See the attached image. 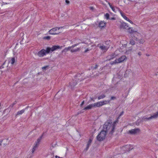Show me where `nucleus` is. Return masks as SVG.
<instances>
[{
  "mask_svg": "<svg viewBox=\"0 0 158 158\" xmlns=\"http://www.w3.org/2000/svg\"><path fill=\"white\" fill-rule=\"evenodd\" d=\"M106 22L104 21H101L99 23L98 26L99 27L102 29L106 27Z\"/></svg>",
  "mask_w": 158,
  "mask_h": 158,
  "instance_id": "obj_11",
  "label": "nucleus"
},
{
  "mask_svg": "<svg viewBox=\"0 0 158 158\" xmlns=\"http://www.w3.org/2000/svg\"><path fill=\"white\" fill-rule=\"evenodd\" d=\"M127 71H126L125 72V73H127Z\"/></svg>",
  "mask_w": 158,
  "mask_h": 158,
  "instance_id": "obj_54",
  "label": "nucleus"
},
{
  "mask_svg": "<svg viewBox=\"0 0 158 158\" xmlns=\"http://www.w3.org/2000/svg\"><path fill=\"white\" fill-rule=\"evenodd\" d=\"M39 143H38L37 142H36L35 143L34 145L33 146V147L32 148V153H33L35 151L36 148L38 147L39 144Z\"/></svg>",
  "mask_w": 158,
  "mask_h": 158,
  "instance_id": "obj_17",
  "label": "nucleus"
},
{
  "mask_svg": "<svg viewBox=\"0 0 158 158\" xmlns=\"http://www.w3.org/2000/svg\"><path fill=\"white\" fill-rule=\"evenodd\" d=\"M91 104L92 105V108L97 107V105L96 103H94L92 104Z\"/></svg>",
  "mask_w": 158,
  "mask_h": 158,
  "instance_id": "obj_32",
  "label": "nucleus"
},
{
  "mask_svg": "<svg viewBox=\"0 0 158 158\" xmlns=\"http://www.w3.org/2000/svg\"><path fill=\"white\" fill-rule=\"evenodd\" d=\"M126 59V57L125 56L123 55L121 57L118 59H117L118 63H120L123 62L124 60Z\"/></svg>",
  "mask_w": 158,
  "mask_h": 158,
  "instance_id": "obj_14",
  "label": "nucleus"
},
{
  "mask_svg": "<svg viewBox=\"0 0 158 158\" xmlns=\"http://www.w3.org/2000/svg\"><path fill=\"white\" fill-rule=\"evenodd\" d=\"M60 27H56L53 28L52 29L50 30L49 31V33L50 34L55 35L58 34L60 32H56V31L58 29L59 30Z\"/></svg>",
  "mask_w": 158,
  "mask_h": 158,
  "instance_id": "obj_6",
  "label": "nucleus"
},
{
  "mask_svg": "<svg viewBox=\"0 0 158 158\" xmlns=\"http://www.w3.org/2000/svg\"><path fill=\"white\" fill-rule=\"evenodd\" d=\"M89 51V49L88 48H87L85 51H84V53H85Z\"/></svg>",
  "mask_w": 158,
  "mask_h": 158,
  "instance_id": "obj_37",
  "label": "nucleus"
},
{
  "mask_svg": "<svg viewBox=\"0 0 158 158\" xmlns=\"http://www.w3.org/2000/svg\"><path fill=\"white\" fill-rule=\"evenodd\" d=\"M110 15H109V14H108V13H106L105 15V18L107 19H110Z\"/></svg>",
  "mask_w": 158,
  "mask_h": 158,
  "instance_id": "obj_28",
  "label": "nucleus"
},
{
  "mask_svg": "<svg viewBox=\"0 0 158 158\" xmlns=\"http://www.w3.org/2000/svg\"><path fill=\"white\" fill-rule=\"evenodd\" d=\"M60 48V46L53 45L51 48L49 47H47L46 50L44 49H42L37 53V54L40 57H43L46 55V54H48L50 52H52Z\"/></svg>",
  "mask_w": 158,
  "mask_h": 158,
  "instance_id": "obj_1",
  "label": "nucleus"
},
{
  "mask_svg": "<svg viewBox=\"0 0 158 158\" xmlns=\"http://www.w3.org/2000/svg\"><path fill=\"white\" fill-rule=\"evenodd\" d=\"M123 113H124V111H122V112H121V113H120V114H119V117L121 116L122 115H123Z\"/></svg>",
  "mask_w": 158,
  "mask_h": 158,
  "instance_id": "obj_40",
  "label": "nucleus"
},
{
  "mask_svg": "<svg viewBox=\"0 0 158 158\" xmlns=\"http://www.w3.org/2000/svg\"><path fill=\"white\" fill-rule=\"evenodd\" d=\"M3 68V65H2L0 67V69H2V68Z\"/></svg>",
  "mask_w": 158,
  "mask_h": 158,
  "instance_id": "obj_49",
  "label": "nucleus"
},
{
  "mask_svg": "<svg viewBox=\"0 0 158 158\" xmlns=\"http://www.w3.org/2000/svg\"><path fill=\"white\" fill-rule=\"evenodd\" d=\"M58 158H62V157H58Z\"/></svg>",
  "mask_w": 158,
  "mask_h": 158,
  "instance_id": "obj_55",
  "label": "nucleus"
},
{
  "mask_svg": "<svg viewBox=\"0 0 158 158\" xmlns=\"http://www.w3.org/2000/svg\"><path fill=\"white\" fill-rule=\"evenodd\" d=\"M15 158H17V157H15Z\"/></svg>",
  "mask_w": 158,
  "mask_h": 158,
  "instance_id": "obj_56",
  "label": "nucleus"
},
{
  "mask_svg": "<svg viewBox=\"0 0 158 158\" xmlns=\"http://www.w3.org/2000/svg\"><path fill=\"white\" fill-rule=\"evenodd\" d=\"M71 49L70 47H69L68 48H65L62 51V52H66L67 51H69V50H70L71 51Z\"/></svg>",
  "mask_w": 158,
  "mask_h": 158,
  "instance_id": "obj_21",
  "label": "nucleus"
},
{
  "mask_svg": "<svg viewBox=\"0 0 158 158\" xmlns=\"http://www.w3.org/2000/svg\"><path fill=\"white\" fill-rule=\"evenodd\" d=\"M83 75V73H77L74 77V79L77 80V79L78 80H80V81H81V80H84V78H83L82 77L81 78H80V77L82 76Z\"/></svg>",
  "mask_w": 158,
  "mask_h": 158,
  "instance_id": "obj_9",
  "label": "nucleus"
},
{
  "mask_svg": "<svg viewBox=\"0 0 158 158\" xmlns=\"http://www.w3.org/2000/svg\"><path fill=\"white\" fill-rule=\"evenodd\" d=\"M98 65L96 64L95 65V66L94 67V69H96L98 68Z\"/></svg>",
  "mask_w": 158,
  "mask_h": 158,
  "instance_id": "obj_39",
  "label": "nucleus"
},
{
  "mask_svg": "<svg viewBox=\"0 0 158 158\" xmlns=\"http://www.w3.org/2000/svg\"><path fill=\"white\" fill-rule=\"evenodd\" d=\"M105 97L106 95L105 94H102L98 97V100H100V99L104 98Z\"/></svg>",
  "mask_w": 158,
  "mask_h": 158,
  "instance_id": "obj_25",
  "label": "nucleus"
},
{
  "mask_svg": "<svg viewBox=\"0 0 158 158\" xmlns=\"http://www.w3.org/2000/svg\"><path fill=\"white\" fill-rule=\"evenodd\" d=\"M117 63H118V61L117 59L115 60L114 61H113L111 64H115Z\"/></svg>",
  "mask_w": 158,
  "mask_h": 158,
  "instance_id": "obj_30",
  "label": "nucleus"
},
{
  "mask_svg": "<svg viewBox=\"0 0 158 158\" xmlns=\"http://www.w3.org/2000/svg\"><path fill=\"white\" fill-rule=\"evenodd\" d=\"M65 2L67 4H68L70 2L68 0H66Z\"/></svg>",
  "mask_w": 158,
  "mask_h": 158,
  "instance_id": "obj_41",
  "label": "nucleus"
},
{
  "mask_svg": "<svg viewBox=\"0 0 158 158\" xmlns=\"http://www.w3.org/2000/svg\"><path fill=\"white\" fill-rule=\"evenodd\" d=\"M130 43L132 45H134L135 44V42L133 40L131 39L130 41Z\"/></svg>",
  "mask_w": 158,
  "mask_h": 158,
  "instance_id": "obj_29",
  "label": "nucleus"
},
{
  "mask_svg": "<svg viewBox=\"0 0 158 158\" xmlns=\"http://www.w3.org/2000/svg\"><path fill=\"white\" fill-rule=\"evenodd\" d=\"M77 81L76 79H73L70 82H69V86L72 89L77 84Z\"/></svg>",
  "mask_w": 158,
  "mask_h": 158,
  "instance_id": "obj_7",
  "label": "nucleus"
},
{
  "mask_svg": "<svg viewBox=\"0 0 158 158\" xmlns=\"http://www.w3.org/2000/svg\"><path fill=\"white\" fill-rule=\"evenodd\" d=\"M24 112V110H22L20 111H19L17 114V115H20L23 113Z\"/></svg>",
  "mask_w": 158,
  "mask_h": 158,
  "instance_id": "obj_26",
  "label": "nucleus"
},
{
  "mask_svg": "<svg viewBox=\"0 0 158 158\" xmlns=\"http://www.w3.org/2000/svg\"><path fill=\"white\" fill-rule=\"evenodd\" d=\"M6 62V61H5V62H4L3 63V64H2V65H3H3H4V64H5V63Z\"/></svg>",
  "mask_w": 158,
  "mask_h": 158,
  "instance_id": "obj_52",
  "label": "nucleus"
},
{
  "mask_svg": "<svg viewBox=\"0 0 158 158\" xmlns=\"http://www.w3.org/2000/svg\"><path fill=\"white\" fill-rule=\"evenodd\" d=\"M120 14L123 17L125 20H129V19L125 15V14L122 11H120Z\"/></svg>",
  "mask_w": 158,
  "mask_h": 158,
  "instance_id": "obj_20",
  "label": "nucleus"
},
{
  "mask_svg": "<svg viewBox=\"0 0 158 158\" xmlns=\"http://www.w3.org/2000/svg\"><path fill=\"white\" fill-rule=\"evenodd\" d=\"M89 8L90 10L92 11L94 10V8L93 7H89Z\"/></svg>",
  "mask_w": 158,
  "mask_h": 158,
  "instance_id": "obj_38",
  "label": "nucleus"
},
{
  "mask_svg": "<svg viewBox=\"0 0 158 158\" xmlns=\"http://www.w3.org/2000/svg\"><path fill=\"white\" fill-rule=\"evenodd\" d=\"M44 133H43L42 135L37 139L36 142H37L38 143H39L40 142L43 136H44Z\"/></svg>",
  "mask_w": 158,
  "mask_h": 158,
  "instance_id": "obj_22",
  "label": "nucleus"
},
{
  "mask_svg": "<svg viewBox=\"0 0 158 158\" xmlns=\"http://www.w3.org/2000/svg\"><path fill=\"white\" fill-rule=\"evenodd\" d=\"M138 54L139 56H140L141 55V53L140 52H139L138 53Z\"/></svg>",
  "mask_w": 158,
  "mask_h": 158,
  "instance_id": "obj_46",
  "label": "nucleus"
},
{
  "mask_svg": "<svg viewBox=\"0 0 158 158\" xmlns=\"http://www.w3.org/2000/svg\"><path fill=\"white\" fill-rule=\"evenodd\" d=\"M127 21H129L130 23H132V24H133V22H132V21H131V20H130L129 19V20H127Z\"/></svg>",
  "mask_w": 158,
  "mask_h": 158,
  "instance_id": "obj_44",
  "label": "nucleus"
},
{
  "mask_svg": "<svg viewBox=\"0 0 158 158\" xmlns=\"http://www.w3.org/2000/svg\"><path fill=\"white\" fill-rule=\"evenodd\" d=\"M51 38V37L49 36H45L44 37V39L47 40H49Z\"/></svg>",
  "mask_w": 158,
  "mask_h": 158,
  "instance_id": "obj_31",
  "label": "nucleus"
},
{
  "mask_svg": "<svg viewBox=\"0 0 158 158\" xmlns=\"http://www.w3.org/2000/svg\"><path fill=\"white\" fill-rule=\"evenodd\" d=\"M58 157L57 156H55V157L56 158H57V157L58 158Z\"/></svg>",
  "mask_w": 158,
  "mask_h": 158,
  "instance_id": "obj_53",
  "label": "nucleus"
},
{
  "mask_svg": "<svg viewBox=\"0 0 158 158\" xmlns=\"http://www.w3.org/2000/svg\"><path fill=\"white\" fill-rule=\"evenodd\" d=\"M77 45V44H76L73 45L72 46H70V47L72 49V48H74Z\"/></svg>",
  "mask_w": 158,
  "mask_h": 158,
  "instance_id": "obj_35",
  "label": "nucleus"
},
{
  "mask_svg": "<svg viewBox=\"0 0 158 158\" xmlns=\"http://www.w3.org/2000/svg\"><path fill=\"white\" fill-rule=\"evenodd\" d=\"M16 101H15L13 104V105L14 106L15 104H16Z\"/></svg>",
  "mask_w": 158,
  "mask_h": 158,
  "instance_id": "obj_51",
  "label": "nucleus"
},
{
  "mask_svg": "<svg viewBox=\"0 0 158 158\" xmlns=\"http://www.w3.org/2000/svg\"><path fill=\"white\" fill-rule=\"evenodd\" d=\"M91 98V99L92 101H93V102H94V99L93 98Z\"/></svg>",
  "mask_w": 158,
  "mask_h": 158,
  "instance_id": "obj_47",
  "label": "nucleus"
},
{
  "mask_svg": "<svg viewBox=\"0 0 158 158\" xmlns=\"http://www.w3.org/2000/svg\"><path fill=\"white\" fill-rule=\"evenodd\" d=\"M106 134V131L102 130L97 137V140L99 141H103L105 139Z\"/></svg>",
  "mask_w": 158,
  "mask_h": 158,
  "instance_id": "obj_3",
  "label": "nucleus"
},
{
  "mask_svg": "<svg viewBox=\"0 0 158 158\" xmlns=\"http://www.w3.org/2000/svg\"><path fill=\"white\" fill-rule=\"evenodd\" d=\"M80 50V48H77V49H71V52H75L78 51H79Z\"/></svg>",
  "mask_w": 158,
  "mask_h": 158,
  "instance_id": "obj_24",
  "label": "nucleus"
},
{
  "mask_svg": "<svg viewBox=\"0 0 158 158\" xmlns=\"http://www.w3.org/2000/svg\"><path fill=\"white\" fill-rule=\"evenodd\" d=\"M109 19L111 20H114L115 19V18L114 17H112L110 19V18Z\"/></svg>",
  "mask_w": 158,
  "mask_h": 158,
  "instance_id": "obj_42",
  "label": "nucleus"
},
{
  "mask_svg": "<svg viewBox=\"0 0 158 158\" xmlns=\"http://www.w3.org/2000/svg\"><path fill=\"white\" fill-rule=\"evenodd\" d=\"M139 128L133 129L129 131V133L131 134H135L139 131Z\"/></svg>",
  "mask_w": 158,
  "mask_h": 158,
  "instance_id": "obj_12",
  "label": "nucleus"
},
{
  "mask_svg": "<svg viewBox=\"0 0 158 158\" xmlns=\"http://www.w3.org/2000/svg\"><path fill=\"white\" fill-rule=\"evenodd\" d=\"M117 55L115 53H113L111 54L108 55L106 57L107 59L109 60L113 59Z\"/></svg>",
  "mask_w": 158,
  "mask_h": 158,
  "instance_id": "obj_10",
  "label": "nucleus"
},
{
  "mask_svg": "<svg viewBox=\"0 0 158 158\" xmlns=\"http://www.w3.org/2000/svg\"><path fill=\"white\" fill-rule=\"evenodd\" d=\"M116 97H114V96H112L111 97V98H110V100H115L116 99Z\"/></svg>",
  "mask_w": 158,
  "mask_h": 158,
  "instance_id": "obj_34",
  "label": "nucleus"
},
{
  "mask_svg": "<svg viewBox=\"0 0 158 158\" xmlns=\"http://www.w3.org/2000/svg\"><path fill=\"white\" fill-rule=\"evenodd\" d=\"M123 148H125L123 149L124 150L125 149V150L127 151H129L133 148H131L130 146L128 145H126L123 146Z\"/></svg>",
  "mask_w": 158,
  "mask_h": 158,
  "instance_id": "obj_15",
  "label": "nucleus"
},
{
  "mask_svg": "<svg viewBox=\"0 0 158 158\" xmlns=\"http://www.w3.org/2000/svg\"><path fill=\"white\" fill-rule=\"evenodd\" d=\"M109 101H103L102 102H96L97 105V107H100L106 104L107 102H109Z\"/></svg>",
  "mask_w": 158,
  "mask_h": 158,
  "instance_id": "obj_8",
  "label": "nucleus"
},
{
  "mask_svg": "<svg viewBox=\"0 0 158 158\" xmlns=\"http://www.w3.org/2000/svg\"><path fill=\"white\" fill-rule=\"evenodd\" d=\"M110 43L109 41H105L104 44L105 45H109Z\"/></svg>",
  "mask_w": 158,
  "mask_h": 158,
  "instance_id": "obj_33",
  "label": "nucleus"
},
{
  "mask_svg": "<svg viewBox=\"0 0 158 158\" xmlns=\"http://www.w3.org/2000/svg\"><path fill=\"white\" fill-rule=\"evenodd\" d=\"M92 141V139H89V140L88 141V143L87 144L86 147L85 149V150L87 151L88 150L89 146L91 144Z\"/></svg>",
  "mask_w": 158,
  "mask_h": 158,
  "instance_id": "obj_16",
  "label": "nucleus"
},
{
  "mask_svg": "<svg viewBox=\"0 0 158 158\" xmlns=\"http://www.w3.org/2000/svg\"><path fill=\"white\" fill-rule=\"evenodd\" d=\"M109 5H110V8H112V6H113L111 5L110 4V3H109Z\"/></svg>",
  "mask_w": 158,
  "mask_h": 158,
  "instance_id": "obj_50",
  "label": "nucleus"
},
{
  "mask_svg": "<svg viewBox=\"0 0 158 158\" xmlns=\"http://www.w3.org/2000/svg\"><path fill=\"white\" fill-rule=\"evenodd\" d=\"M48 67V66H44L42 68V69H46V68Z\"/></svg>",
  "mask_w": 158,
  "mask_h": 158,
  "instance_id": "obj_43",
  "label": "nucleus"
},
{
  "mask_svg": "<svg viewBox=\"0 0 158 158\" xmlns=\"http://www.w3.org/2000/svg\"><path fill=\"white\" fill-rule=\"evenodd\" d=\"M92 108V104H90L87 106L86 107H85L82 110H87L89 109H91Z\"/></svg>",
  "mask_w": 158,
  "mask_h": 158,
  "instance_id": "obj_19",
  "label": "nucleus"
},
{
  "mask_svg": "<svg viewBox=\"0 0 158 158\" xmlns=\"http://www.w3.org/2000/svg\"><path fill=\"white\" fill-rule=\"evenodd\" d=\"M116 122H114L113 123L110 122H107L104 124L102 130L106 131V133L109 132L110 134H112L114 132L115 124Z\"/></svg>",
  "mask_w": 158,
  "mask_h": 158,
  "instance_id": "obj_2",
  "label": "nucleus"
},
{
  "mask_svg": "<svg viewBox=\"0 0 158 158\" xmlns=\"http://www.w3.org/2000/svg\"><path fill=\"white\" fill-rule=\"evenodd\" d=\"M85 103V101L84 100H83L81 103V104L80 105V106L81 107H82V106Z\"/></svg>",
  "mask_w": 158,
  "mask_h": 158,
  "instance_id": "obj_36",
  "label": "nucleus"
},
{
  "mask_svg": "<svg viewBox=\"0 0 158 158\" xmlns=\"http://www.w3.org/2000/svg\"><path fill=\"white\" fill-rule=\"evenodd\" d=\"M15 62V59L14 57H12L11 59L10 60L9 62H10L11 64H13Z\"/></svg>",
  "mask_w": 158,
  "mask_h": 158,
  "instance_id": "obj_23",
  "label": "nucleus"
},
{
  "mask_svg": "<svg viewBox=\"0 0 158 158\" xmlns=\"http://www.w3.org/2000/svg\"><path fill=\"white\" fill-rule=\"evenodd\" d=\"M120 28L127 29L128 26L125 23H122L120 25Z\"/></svg>",
  "mask_w": 158,
  "mask_h": 158,
  "instance_id": "obj_13",
  "label": "nucleus"
},
{
  "mask_svg": "<svg viewBox=\"0 0 158 158\" xmlns=\"http://www.w3.org/2000/svg\"><path fill=\"white\" fill-rule=\"evenodd\" d=\"M112 8H111V9H112V10L113 11H114V12H115V8H114V7H113V6H112Z\"/></svg>",
  "mask_w": 158,
  "mask_h": 158,
  "instance_id": "obj_45",
  "label": "nucleus"
},
{
  "mask_svg": "<svg viewBox=\"0 0 158 158\" xmlns=\"http://www.w3.org/2000/svg\"><path fill=\"white\" fill-rule=\"evenodd\" d=\"M128 31L131 34L136 32V31H135L133 30L131 27H129L128 28Z\"/></svg>",
  "mask_w": 158,
  "mask_h": 158,
  "instance_id": "obj_18",
  "label": "nucleus"
},
{
  "mask_svg": "<svg viewBox=\"0 0 158 158\" xmlns=\"http://www.w3.org/2000/svg\"><path fill=\"white\" fill-rule=\"evenodd\" d=\"M99 44L98 45V47L100 49L104 51V52H106L109 48L110 46V45H105L104 44L100 46H99Z\"/></svg>",
  "mask_w": 158,
  "mask_h": 158,
  "instance_id": "obj_5",
  "label": "nucleus"
},
{
  "mask_svg": "<svg viewBox=\"0 0 158 158\" xmlns=\"http://www.w3.org/2000/svg\"><path fill=\"white\" fill-rule=\"evenodd\" d=\"M158 117V111L153 114L152 115H151L150 117H147L145 116L143 117L142 120L144 121L152 119H155Z\"/></svg>",
  "mask_w": 158,
  "mask_h": 158,
  "instance_id": "obj_4",
  "label": "nucleus"
},
{
  "mask_svg": "<svg viewBox=\"0 0 158 158\" xmlns=\"http://www.w3.org/2000/svg\"><path fill=\"white\" fill-rule=\"evenodd\" d=\"M135 39L136 40L139 41V42L140 44H143L144 42V40H143L141 39L140 40H138L137 38H135Z\"/></svg>",
  "mask_w": 158,
  "mask_h": 158,
  "instance_id": "obj_27",
  "label": "nucleus"
},
{
  "mask_svg": "<svg viewBox=\"0 0 158 158\" xmlns=\"http://www.w3.org/2000/svg\"><path fill=\"white\" fill-rule=\"evenodd\" d=\"M3 140H2L1 141H0V145H1V143H2V142Z\"/></svg>",
  "mask_w": 158,
  "mask_h": 158,
  "instance_id": "obj_48",
  "label": "nucleus"
}]
</instances>
